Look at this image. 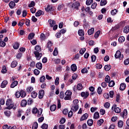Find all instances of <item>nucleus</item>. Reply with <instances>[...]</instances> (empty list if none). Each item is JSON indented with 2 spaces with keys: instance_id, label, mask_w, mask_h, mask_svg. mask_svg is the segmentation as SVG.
Returning a JSON list of instances; mask_svg holds the SVG:
<instances>
[{
  "instance_id": "1a4fd4ad",
  "label": "nucleus",
  "mask_w": 129,
  "mask_h": 129,
  "mask_svg": "<svg viewBox=\"0 0 129 129\" xmlns=\"http://www.w3.org/2000/svg\"><path fill=\"white\" fill-rule=\"evenodd\" d=\"M34 54L35 55V57H36L37 60H40L41 59L42 54L38 51H34Z\"/></svg>"
},
{
  "instance_id": "864d4df0",
  "label": "nucleus",
  "mask_w": 129,
  "mask_h": 129,
  "mask_svg": "<svg viewBox=\"0 0 129 129\" xmlns=\"http://www.w3.org/2000/svg\"><path fill=\"white\" fill-rule=\"evenodd\" d=\"M53 56H57V55H58V49L57 48V47H55L54 48L53 52Z\"/></svg>"
},
{
  "instance_id": "774afa93",
  "label": "nucleus",
  "mask_w": 129,
  "mask_h": 129,
  "mask_svg": "<svg viewBox=\"0 0 129 129\" xmlns=\"http://www.w3.org/2000/svg\"><path fill=\"white\" fill-rule=\"evenodd\" d=\"M129 64V58L126 59L124 61V65L127 66Z\"/></svg>"
},
{
  "instance_id": "a878e982",
  "label": "nucleus",
  "mask_w": 129,
  "mask_h": 129,
  "mask_svg": "<svg viewBox=\"0 0 129 129\" xmlns=\"http://www.w3.org/2000/svg\"><path fill=\"white\" fill-rule=\"evenodd\" d=\"M107 4V0H101L100 3V6L101 7H103Z\"/></svg>"
},
{
  "instance_id": "4d7b16f0",
  "label": "nucleus",
  "mask_w": 129,
  "mask_h": 129,
  "mask_svg": "<svg viewBox=\"0 0 129 129\" xmlns=\"http://www.w3.org/2000/svg\"><path fill=\"white\" fill-rule=\"evenodd\" d=\"M100 34V30H98L95 34V39H97L98 37H99V35Z\"/></svg>"
},
{
  "instance_id": "79ce46f5",
  "label": "nucleus",
  "mask_w": 129,
  "mask_h": 129,
  "mask_svg": "<svg viewBox=\"0 0 129 129\" xmlns=\"http://www.w3.org/2000/svg\"><path fill=\"white\" fill-rule=\"evenodd\" d=\"M105 81L106 83H109L110 81V77L109 76L107 75L105 78Z\"/></svg>"
},
{
  "instance_id": "f257e3e1",
  "label": "nucleus",
  "mask_w": 129,
  "mask_h": 129,
  "mask_svg": "<svg viewBox=\"0 0 129 129\" xmlns=\"http://www.w3.org/2000/svg\"><path fill=\"white\" fill-rule=\"evenodd\" d=\"M90 10V7H88L85 8L84 6H83L81 9L82 12H83V13H82V17H84V18H85L86 17V13H89V15L92 17V16H93V12Z\"/></svg>"
},
{
  "instance_id": "bb28decb",
  "label": "nucleus",
  "mask_w": 129,
  "mask_h": 129,
  "mask_svg": "<svg viewBox=\"0 0 129 129\" xmlns=\"http://www.w3.org/2000/svg\"><path fill=\"white\" fill-rule=\"evenodd\" d=\"M20 47V43L19 42H16L13 45V48L15 50H18Z\"/></svg>"
},
{
  "instance_id": "c9c22d12",
  "label": "nucleus",
  "mask_w": 129,
  "mask_h": 129,
  "mask_svg": "<svg viewBox=\"0 0 129 129\" xmlns=\"http://www.w3.org/2000/svg\"><path fill=\"white\" fill-rule=\"evenodd\" d=\"M125 40V38L123 36H120L118 38V42L119 43H123Z\"/></svg>"
},
{
  "instance_id": "39448f33",
  "label": "nucleus",
  "mask_w": 129,
  "mask_h": 129,
  "mask_svg": "<svg viewBox=\"0 0 129 129\" xmlns=\"http://www.w3.org/2000/svg\"><path fill=\"white\" fill-rule=\"evenodd\" d=\"M116 104H114L112 106L111 109L112 110H114V112L116 113H119L120 111H121V109L119 108V107H116Z\"/></svg>"
},
{
  "instance_id": "393cba45",
  "label": "nucleus",
  "mask_w": 129,
  "mask_h": 129,
  "mask_svg": "<svg viewBox=\"0 0 129 129\" xmlns=\"http://www.w3.org/2000/svg\"><path fill=\"white\" fill-rule=\"evenodd\" d=\"M110 13L112 16H115V15H116V13H118V10H117V9H114V10L111 11Z\"/></svg>"
},
{
  "instance_id": "338daca9",
  "label": "nucleus",
  "mask_w": 129,
  "mask_h": 129,
  "mask_svg": "<svg viewBox=\"0 0 129 129\" xmlns=\"http://www.w3.org/2000/svg\"><path fill=\"white\" fill-rule=\"evenodd\" d=\"M91 58V61L93 62H94L95 61V60H96V56H95V55H92Z\"/></svg>"
},
{
  "instance_id": "2eb2a0df",
  "label": "nucleus",
  "mask_w": 129,
  "mask_h": 129,
  "mask_svg": "<svg viewBox=\"0 0 129 129\" xmlns=\"http://www.w3.org/2000/svg\"><path fill=\"white\" fill-rule=\"evenodd\" d=\"M126 87V85H125V84L124 83H121L120 85L119 89H120V90H121V91H123V90H124V89H125Z\"/></svg>"
},
{
  "instance_id": "13d9d810",
  "label": "nucleus",
  "mask_w": 129,
  "mask_h": 129,
  "mask_svg": "<svg viewBox=\"0 0 129 129\" xmlns=\"http://www.w3.org/2000/svg\"><path fill=\"white\" fill-rule=\"evenodd\" d=\"M33 89H34V88H33V87H29L27 88L26 90H27V92H28V93H31V92H32V91H33Z\"/></svg>"
},
{
  "instance_id": "aec40b11",
  "label": "nucleus",
  "mask_w": 129,
  "mask_h": 129,
  "mask_svg": "<svg viewBox=\"0 0 129 129\" xmlns=\"http://www.w3.org/2000/svg\"><path fill=\"white\" fill-rule=\"evenodd\" d=\"M36 67L37 68V69H39V70H42V69L43 68L42 63L37 62L36 64Z\"/></svg>"
},
{
  "instance_id": "603ef678",
  "label": "nucleus",
  "mask_w": 129,
  "mask_h": 129,
  "mask_svg": "<svg viewBox=\"0 0 129 129\" xmlns=\"http://www.w3.org/2000/svg\"><path fill=\"white\" fill-rule=\"evenodd\" d=\"M38 128V123L37 122H34L32 125V129H37Z\"/></svg>"
},
{
  "instance_id": "680f3d73",
  "label": "nucleus",
  "mask_w": 129,
  "mask_h": 129,
  "mask_svg": "<svg viewBox=\"0 0 129 129\" xmlns=\"http://www.w3.org/2000/svg\"><path fill=\"white\" fill-rule=\"evenodd\" d=\"M104 120H103V119H100L97 121V124L98 125H101L102 123H103Z\"/></svg>"
},
{
  "instance_id": "c03bdc74",
  "label": "nucleus",
  "mask_w": 129,
  "mask_h": 129,
  "mask_svg": "<svg viewBox=\"0 0 129 129\" xmlns=\"http://www.w3.org/2000/svg\"><path fill=\"white\" fill-rule=\"evenodd\" d=\"M40 39L41 41H44V40H46V36L44 33H41L40 34Z\"/></svg>"
},
{
  "instance_id": "f3484780",
  "label": "nucleus",
  "mask_w": 129,
  "mask_h": 129,
  "mask_svg": "<svg viewBox=\"0 0 129 129\" xmlns=\"http://www.w3.org/2000/svg\"><path fill=\"white\" fill-rule=\"evenodd\" d=\"M88 118V114L85 113L81 116V121H83V120H86V119Z\"/></svg>"
},
{
  "instance_id": "412c9836",
  "label": "nucleus",
  "mask_w": 129,
  "mask_h": 129,
  "mask_svg": "<svg viewBox=\"0 0 129 129\" xmlns=\"http://www.w3.org/2000/svg\"><path fill=\"white\" fill-rule=\"evenodd\" d=\"M9 7L10 9H14L15 7H16V3H15V2L11 1L9 3Z\"/></svg>"
},
{
  "instance_id": "a18cd8bd",
  "label": "nucleus",
  "mask_w": 129,
  "mask_h": 129,
  "mask_svg": "<svg viewBox=\"0 0 129 129\" xmlns=\"http://www.w3.org/2000/svg\"><path fill=\"white\" fill-rule=\"evenodd\" d=\"M93 3V0H87L86 2V5L87 6H90Z\"/></svg>"
},
{
  "instance_id": "ddd939ff",
  "label": "nucleus",
  "mask_w": 129,
  "mask_h": 129,
  "mask_svg": "<svg viewBox=\"0 0 129 129\" xmlns=\"http://www.w3.org/2000/svg\"><path fill=\"white\" fill-rule=\"evenodd\" d=\"M48 23L51 28H53V26L56 25V21L54 20H51V19L48 20Z\"/></svg>"
},
{
  "instance_id": "e2e57ef3",
  "label": "nucleus",
  "mask_w": 129,
  "mask_h": 129,
  "mask_svg": "<svg viewBox=\"0 0 129 129\" xmlns=\"http://www.w3.org/2000/svg\"><path fill=\"white\" fill-rule=\"evenodd\" d=\"M100 114L102 115H104V114H105V110L104 109L101 108L100 110Z\"/></svg>"
},
{
  "instance_id": "6e6d98bb",
  "label": "nucleus",
  "mask_w": 129,
  "mask_h": 129,
  "mask_svg": "<svg viewBox=\"0 0 129 129\" xmlns=\"http://www.w3.org/2000/svg\"><path fill=\"white\" fill-rule=\"evenodd\" d=\"M48 124L44 123L41 126V128H42V129H48Z\"/></svg>"
},
{
  "instance_id": "3c124183",
  "label": "nucleus",
  "mask_w": 129,
  "mask_h": 129,
  "mask_svg": "<svg viewBox=\"0 0 129 129\" xmlns=\"http://www.w3.org/2000/svg\"><path fill=\"white\" fill-rule=\"evenodd\" d=\"M66 122V119L64 117H62L60 120L59 121V123L60 124H63V123H65Z\"/></svg>"
},
{
  "instance_id": "a211bd4d",
  "label": "nucleus",
  "mask_w": 129,
  "mask_h": 129,
  "mask_svg": "<svg viewBox=\"0 0 129 129\" xmlns=\"http://www.w3.org/2000/svg\"><path fill=\"white\" fill-rule=\"evenodd\" d=\"M123 33L125 34H128L129 33V25H126L123 28Z\"/></svg>"
},
{
  "instance_id": "69168bd1",
  "label": "nucleus",
  "mask_w": 129,
  "mask_h": 129,
  "mask_svg": "<svg viewBox=\"0 0 129 129\" xmlns=\"http://www.w3.org/2000/svg\"><path fill=\"white\" fill-rule=\"evenodd\" d=\"M102 92V89H101V87H98L97 88V93L99 94H101Z\"/></svg>"
},
{
  "instance_id": "a19ab883",
  "label": "nucleus",
  "mask_w": 129,
  "mask_h": 129,
  "mask_svg": "<svg viewBox=\"0 0 129 129\" xmlns=\"http://www.w3.org/2000/svg\"><path fill=\"white\" fill-rule=\"evenodd\" d=\"M64 9V5H58L57 7V10L60 12V11H62Z\"/></svg>"
},
{
  "instance_id": "2f4dec72",
  "label": "nucleus",
  "mask_w": 129,
  "mask_h": 129,
  "mask_svg": "<svg viewBox=\"0 0 129 129\" xmlns=\"http://www.w3.org/2000/svg\"><path fill=\"white\" fill-rule=\"evenodd\" d=\"M111 69V66L107 64L104 66V70L105 71H109Z\"/></svg>"
},
{
  "instance_id": "4be33fe9",
  "label": "nucleus",
  "mask_w": 129,
  "mask_h": 129,
  "mask_svg": "<svg viewBox=\"0 0 129 129\" xmlns=\"http://www.w3.org/2000/svg\"><path fill=\"white\" fill-rule=\"evenodd\" d=\"M71 69L72 71L75 72V71H76V70H77V67L76 66V64H73L71 66Z\"/></svg>"
},
{
  "instance_id": "c85d7f7f",
  "label": "nucleus",
  "mask_w": 129,
  "mask_h": 129,
  "mask_svg": "<svg viewBox=\"0 0 129 129\" xmlns=\"http://www.w3.org/2000/svg\"><path fill=\"white\" fill-rule=\"evenodd\" d=\"M18 82L17 81L13 82L11 85V88H15V87H16V86H17V85H18Z\"/></svg>"
},
{
  "instance_id": "0e129e2a",
  "label": "nucleus",
  "mask_w": 129,
  "mask_h": 129,
  "mask_svg": "<svg viewBox=\"0 0 129 129\" xmlns=\"http://www.w3.org/2000/svg\"><path fill=\"white\" fill-rule=\"evenodd\" d=\"M33 72L34 73V75L36 76L40 74V71H39L38 69H35Z\"/></svg>"
},
{
  "instance_id": "49530a36",
  "label": "nucleus",
  "mask_w": 129,
  "mask_h": 129,
  "mask_svg": "<svg viewBox=\"0 0 129 129\" xmlns=\"http://www.w3.org/2000/svg\"><path fill=\"white\" fill-rule=\"evenodd\" d=\"M36 5L35 2L31 1L30 4L28 5V8H34V6Z\"/></svg>"
},
{
  "instance_id": "de8ad7c7",
  "label": "nucleus",
  "mask_w": 129,
  "mask_h": 129,
  "mask_svg": "<svg viewBox=\"0 0 129 129\" xmlns=\"http://www.w3.org/2000/svg\"><path fill=\"white\" fill-rule=\"evenodd\" d=\"M34 102V101H33V99L32 98H29L27 100V104L28 105H31V104Z\"/></svg>"
},
{
  "instance_id": "72a5a7b5",
  "label": "nucleus",
  "mask_w": 129,
  "mask_h": 129,
  "mask_svg": "<svg viewBox=\"0 0 129 129\" xmlns=\"http://www.w3.org/2000/svg\"><path fill=\"white\" fill-rule=\"evenodd\" d=\"M56 107H57V106L55 104L51 105L50 107V111H55V110H56Z\"/></svg>"
},
{
  "instance_id": "b1692460",
  "label": "nucleus",
  "mask_w": 129,
  "mask_h": 129,
  "mask_svg": "<svg viewBox=\"0 0 129 129\" xmlns=\"http://www.w3.org/2000/svg\"><path fill=\"white\" fill-rule=\"evenodd\" d=\"M23 110L19 109L17 112V116L20 118L22 116V113H23Z\"/></svg>"
},
{
  "instance_id": "bf43d9fd",
  "label": "nucleus",
  "mask_w": 129,
  "mask_h": 129,
  "mask_svg": "<svg viewBox=\"0 0 129 129\" xmlns=\"http://www.w3.org/2000/svg\"><path fill=\"white\" fill-rule=\"evenodd\" d=\"M6 43L4 41L1 40L0 42V47H2L4 48V47H6Z\"/></svg>"
},
{
  "instance_id": "f8f14e48",
  "label": "nucleus",
  "mask_w": 129,
  "mask_h": 129,
  "mask_svg": "<svg viewBox=\"0 0 129 129\" xmlns=\"http://www.w3.org/2000/svg\"><path fill=\"white\" fill-rule=\"evenodd\" d=\"M27 103L28 102L27 101V100L23 99L21 102V106L22 107H26V106H27Z\"/></svg>"
},
{
  "instance_id": "9d476101",
  "label": "nucleus",
  "mask_w": 129,
  "mask_h": 129,
  "mask_svg": "<svg viewBox=\"0 0 129 129\" xmlns=\"http://www.w3.org/2000/svg\"><path fill=\"white\" fill-rule=\"evenodd\" d=\"M44 14L45 13L44 12V11L39 10L35 13V17H40L41 16L44 15Z\"/></svg>"
},
{
  "instance_id": "58836bf2",
  "label": "nucleus",
  "mask_w": 129,
  "mask_h": 129,
  "mask_svg": "<svg viewBox=\"0 0 129 129\" xmlns=\"http://www.w3.org/2000/svg\"><path fill=\"white\" fill-rule=\"evenodd\" d=\"M51 47H53V43H52V41H48L47 43V48H51Z\"/></svg>"
},
{
  "instance_id": "20e7f679",
  "label": "nucleus",
  "mask_w": 129,
  "mask_h": 129,
  "mask_svg": "<svg viewBox=\"0 0 129 129\" xmlns=\"http://www.w3.org/2000/svg\"><path fill=\"white\" fill-rule=\"evenodd\" d=\"M114 57L116 58V59H119V60H122L123 58V55H121V52L120 51L117 50L115 54Z\"/></svg>"
},
{
  "instance_id": "0eeeda50",
  "label": "nucleus",
  "mask_w": 129,
  "mask_h": 129,
  "mask_svg": "<svg viewBox=\"0 0 129 129\" xmlns=\"http://www.w3.org/2000/svg\"><path fill=\"white\" fill-rule=\"evenodd\" d=\"M53 6L50 5H48L47 7L45 8V11L47 13H50V12H53L54 11V8Z\"/></svg>"
},
{
  "instance_id": "473e14b6",
  "label": "nucleus",
  "mask_w": 129,
  "mask_h": 129,
  "mask_svg": "<svg viewBox=\"0 0 129 129\" xmlns=\"http://www.w3.org/2000/svg\"><path fill=\"white\" fill-rule=\"evenodd\" d=\"M42 112H43V109L39 108L37 111V117H40L42 115Z\"/></svg>"
},
{
  "instance_id": "c756f323",
  "label": "nucleus",
  "mask_w": 129,
  "mask_h": 129,
  "mask_svg": "<svg viewBox=\"0 0 129 129\" xmlns=\"http://www.w3.org/2000/svg\"><path fill=\"white\" fill-rule=\"evenodd\" d=\"M27 95V93H26V91L24 90H22L20 91V96L21 97L24 98L25 97V96Z\"/></svg>"
},
{
  "instance_id": "4c0bfd02",
  "label": "nucleus",
  "mask_w": 129,
  "mask_h": 129,
  "mask_svg": "<svg viewBox=\"0 0 129 129\" xmlns=\"http://www.w3.org/2000/svg\"><path fill=\"white\" fill-rule=\"evenodd\" d=\"M93 33H94V28H92L90 29H89V30H88V35H92V34H93Z\"/></svg>"
},
{
  "instance_id": "423d86ee",
  "label": "nucleus",
  "mask_w": 129,
  "mask_h": 129,
  "mask_svg": "<svg viewBox=\"0 0 129 129\" xmlns=\"http://www.w3.org/2000/svg\"><path fill=\"white\" fill-rule=\"evenodd\" d=\"M73 90L74 92H77V91H80L81 90V84L79 83L77 86H74L73 88Z\"/></svg>"
},
{
  "instance_id": "7ed1b4c3",
  "label": "nucleus",
  "mask_w": 129,
  "mask_h": 129,
  "mask_svg": "<svg viewBox=\"0 0 129 129\" xmlns=\"http://www.w3.org/2000/svg\"><path fill=\"white\" fill-rule=\"evenodd\" d=\"M80 7V3L76 2L74 3L71 6V8L72 10H78Z\"/></svg>"
},
{
  "instance_id": "4468645a",
  "label": "nucleus",
  "mask_w": 129,
  "mask_h": 129,
  "mask_svg": "<svg viewBox=\"0 0 129 129\" xmlns=\"http://www.w3.org/2000/svg\"><path fill=\"white\" fill-rule=\"evenodd\" d=\"M79 108V106L78 105H73L72 106V109L74 112H76V111H77L78 110V109Z\"/></svg>"
},
{
  "instance_id": "e433bc0d",
  "label": "nucleus",
  "mask_w": 129,
  "mask_h": 129,
  "mask_svg": "<svg viewBox=\"0 0 129 129\" xmlns=\"http://www.w3.org/2000/svg\"><path fill=\"white\" fill-rule=\"evenodd\" d=\"M38 96V93L35 91H33L31 93V97L32 98H36Z\"/></svg>"
},
{
  "instance_id": "cd10ccee",
  "label": "nucleus",
  "mask_w": 129,
  "mask_h": 129,
  "mask_svg": "<svg viewBox=\"0 0 129 129\" xmlns=\"http://www.w3.org/2000/svg\"><path fill=\"white\" fill-rule=\"evenodd\" d=\"M99 113L98 112H95L94 114L93 118H94V119H98V118H99Z\"/></svg>"
},
{
  "instance_id": "f704fd0d",
  "label": "nucleus",
  "mask_w": 129,
  "mask_h": 129,
  "mask_svg": "<svg viewBox=\"0 0 129 129\" xmlns=\"http://www.w3.org/2000/svg\"><path fill=\"white\" fill-rule=\"evenodd\" d=\"M108 86L109 87H113L114 85H115V83L113 81H111L108 82Z\"/></svg>"
},
{
  "instance_id": "ea45409f",
  "label": "nucleus",
  "mask_w": 129,
  "mask_h": 129,
  "mask_svg": "<svg viewBox=\"0 0 129 129\" xmlns=\"http://www.w3.org/2000/svg\"><path fill=\"white\" fill-rule=\"evenodd\" d=\"M35 50H36L35 52H41V47L40 45H37L35 47Z\"/></svg>"
},
{
  "instance_id": "9b49d317",
  "label": "nucleus",
  "mask_w": 129,
  "mask_h": 129,
  "mask_svg": "<svg viewBox=\"0 0 129 129\" xmlns=\"http://www.w3.org/2000/svg\"><path fill=\"white\" fill-rule=\"evenodd\" d=\"M89 96V93L88 92H81L82 97H84V99H86Z\"/></svg>"
},
{
  "instance_id": "f03ea898",
  "label": "nucleus",
  "mask_w": 129,
  "mask_h": 129,
  "mask_svg": "<svg viewBox=\"0 0 129 129\" xmlns=\"http://www.w3.org/2000/svg\"><path fill=\"white\" fill-rule=\"evenodd\" d=\"M6 105H7V107H6V109H16L17 108V106H15L13 104V100L11 99H7L6 101Z\"/></svg>"
},
{
  "instance_id": "09e8293b",
  "label": "nucleus",
  "mask_w": 129,
  "mask_h": 129,
  "mask_svg": "<svg viewBox=\"0 0 129 129\" xmlns=\"http://www.w3.org/2000/svg\"><path fill=\"white\" fill-rule=\"evenodd\" d=\"M65 94L67 96H71V95H72V92L70 90H67Z\"/></svg>"
},
{
  "instance_id": "5fc2aeb1",
  "label": "nucleus",
  "mask_w": 129,
  "mask_h": 129,
  "mask_svg": "<svg viewBox=\"0 0 129 129\" xmlns=\"http://www.w3.org/2000/svg\"><path fill=\"white\" fill-rule=\"evenodd\" d=\"M96 7H97V3H94L92 4L91 8V9H93V10H95V9H96Z\"/></svg>"
},
{
  "instance_id": "dca6fc26",
  "label": "nucleus",
  "mask_w": 129,
  "mask_h": 129,
  "mask_svg": "<svg viewBox=\"0 0 129 129\" xmlns=\"http://www.w3.org/2000/svg\"><path fill=\"white\" fill-rule=\"evenodd\" d=\"M7 85H8V81L4 80L2 83L1 85V88H6V86Z\"/></svg>"
},
{
  "instance_id": "052dcab7",
  "label": "nucleus",
  "mask_w": 129,
  "mask_h": 129,
  "mask_svg": "<svg viewBox=\"0 0 129 129\" xmlns=\"http://www.w3.org/2000/svg\"><path fill=\"white\" fill-rule=\"evenodd\" d=\"M46 80V79L45 78V76H42L40 78L39 81L40 82H41L42 83L44 82Z\"/></svg>"
},
{
  "instance_id": "6ab92c4d",
  "label": "nucleus",
  "mask_w": 129,
  "mask_h": 129,
  "mask_svg": "<svg viewBox=\"0 0 129 129\" xmlns=\"http://www.w3.org/2000/svg\"><path fill=\"white\" fill-rule=\"evenodd\" d=\"M18 66V61L17 60H14L12 61L11 64V67L12 68H15V67H17Z\"/></svg>"
},
{
  "instance_id": "5701e85b",
  "label": "nucleus",
  "mask_w": 129,
  "mask_h": 129,
  "mask_svg": "<svg viewBox=\"0 0 129 129\" xmlns=\"http://www.w3.org/2000/svg\"><path fill=\"white\" fill-rule=\"evenodd\" d=\"M34 37H35V33H30L28 35V40H32V39H34Z\"/></svg>"
},
{
  "instance_id": "37998d69",
  "label": "nucleus",
  "mask_w": 129,
  "mask_h": 129,
  "mask_svg": "<svg viewBox=\"0 0 129 129\" xmlns=\"http://www.w3.org/2000/svg\"><path fill=\"white\" fill-rule=\"evenodd\" d=\"M117 123L118 127H122V126H123V121L119 120Z\"/></svg>"
},
{
  "instance_id": "8fccbe9b",
  "label": "nucleus",
  "mask_w": 129,
  "mask_h": 129,
  "mask_svg": "<svg viewBox=\"0 0 129 129\" xmlns=\"http://www.w3.org/2000/svg\"><path fill=\"white\" fill-rule=\"evenodd\" d=\"M81 73H83V74L88 73V70L86 69V68H83L81 70Z\"/></svg>"
},
{
  "instance_id": "7c9ffc66",
  "label": "nucleus",
  "mask_w": 129,
  "mask_h": 129,
  "mask_svg": "<svg viewBox=\"0 0 129 129\" xmlns=\"http://www.w3.org/2000/svg\"><path fill=\"white\" fill-rule=\"evenodd\" d=\"M87 124L89 126H92L93 125V120L92 119H89L87 121Z\"/></svg>"
},
{
  "instance_id": "6e6552de",
  "label": "nucleus",
  "mask_w": 129,
  "mask_h": 129,
  "mask_svg": "<svg viewBox=\"0 0 129 129\" xmlns=\"http://www.w3.org/2000/svg\"><path fill=\"white\" fill-rule=\"evenodd\" d=\"M45 95V91L44 90H40L38 93V98L39 99H42Z\"/></svg>"
}]
</instances>
